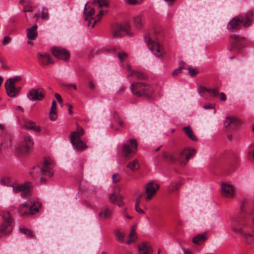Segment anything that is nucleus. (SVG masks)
I'll list each match as a JSON object with an SVG mask.
<instances>
[{
	"label": "nucleus",
	"mask_w": 254,
	"mask_h": 254,
	"mask_svg": "<svg viewBox=\"0 0 254 254\" xmlns=\"http://www.w3.org/2000/svg\"><path fill=\"white\" fill-rule=\"evenodd\" d=\"M160 30L157 26L149 29L145 33L144 41L149 49L158 58H162L164 54L163 48L159 43Z\"/></svg>",
	"instance_id": "1"
},
{
	"label": "nucleus",
	"mask_w": 254,
	"mask_h": 254,
	"mask_svg": "<svg viewBox=\"0 0 254 254\" xmlns=\"http://www.w3.org/2000/svg\"><path fill=\"white\" fill-rule=\"evenodd\" d=\"M14 193H20L22 197H26L31 195V185L29 182L23 184H15L12 186Z\"/></svg>",
	"instance_id": "12"
},
{
	"label": "nucleus",
	"mask_w": 254,
	"mask_h": 254,
	"mask_svg": "<svg viewBox=\"0 0 254 254\" xmlns=\"http://www.w3.org/2000/svg\"><path fill=\"white\" fill-rule=\"evenodd\" d=\"M127 3L130 5H135L141 3L142 0H125Z\"/></svg>",
	"instance_id": "45"
},
{
	"label": "nucleus",
	"mask_w": 254,
	"mask_h": 254,
	"mask_svg": "<svg viewBox=\"0 0 254 254\" xmlns=\"http://www.w3.org/2000/svg\"><path fill=\"white\" fill-rule=\"evenodd\" d=\"M144 18L141 15H137L134 17V24L137 28H141L144 23Z\"/></svg>",
	"instance_id": "35"
},
{
	"label": "nucleus",
	"mask_w": 254,
	"mask_h": 254,
	"mask_svg": "<svg viewBox=\"0 0 254 254\" xmlns=\"http://www.w3.org/2000/svg\"><path fill=\"white\" fill-rule=\"evenodd\" d=\"M42 18L44 19L48 18V11L46 8H43L42 9Z\"/></svg>",
	"instance_id": "51"
},
{
	"label": "nucleus",
	"mask_w": 254,
	"mask_h": 254,
	"mask_svg": "<svg viewBox=\"0 0 254 254\" xmlns=\"http://www.w3.org/2000/svg\"><path fill=\"white\" fill-rule=\"evenodd\" d=\"M183 252L184 254H193L191 250L187 249H183Z\"/></svg>",
	"instance_id": "60"
},
{
	"label": "nucleus",
	"mask_w": 254,
	"mask_h": 254,
	"mask_svg": "<svg viewBox=\"0 0 254 254\" xmlns=\"http://www.w3.org/2000/svg\"><path fill=\"white\" fill-rule=\"evenodd\" d=\"M45 91L42 88H32L27 94V97L31 101H42L45 97Z\"/></svg>",
	"instance_id": "13"
},
{
	"label": "nucleus",
	"mask_w": 254,
	"mask_h": 254,
	"mask_svg": "<svg viewBox=\"0 0 254 254\" xmlns=\"http://www.w3.org/2000/svg\"><path fill=\"white\" fill-rule=\"evenodd\" d=\"M121 179V177L119 174H113L112 176V181H113V182L114 183H117L120 182Z\"/></svg>",
	"instance_id": "46"
},
{
	"label": "nucleus",
	"mask_w": 254,
	"mask_h": 254,
	"mask_svg": "<svg viewBox=\"0 0 254 254\" xmlns=\"http://www.w3.org/2000/svg\"><path fill=\"white\" fill-rule=\"evenodd\" d=\"M53 55L57 59L66 61L69 59L70 54L66 49L60 47H54L51 49Z\"/></svg>",
	"instance_id": "17"
},
{
	"label": "nucleus",
	"mask_w": 254,
	"mask_h": 254,
	"mask_svg": "<svg viewBox=\"0 0 254 254\" xmlns=\"http://www.w3.org/2000/svg\"><path fill=\"white\" fill-rule=\"evenodd\" d=\"M11 136L7 134L3 127L0 125V152L11 145Z\"/></svg>",
	"instance_id": "14"
},
{
	"label": "nucleus",
	"mask_w": 254,
	"mask_h": 254,
	"mask_svg": "<svg viewBox=\"0 0 254 254\" xmlns=\"http://www.w3.org/2000/svg\"><path fill=\"white\" fill-rule=\"evenodd\" d=\"M4 85L7 95L10 97H15L21 91V87H16L11 83L6 81Z\"/></svg>",
	"instance_id": "21"
},
{
	"label": "nucleus",
	"mask_w": 254,
	"mask_h": 254,
	"mask_svg": "<svg viewBox=\"0 0 254 254\" xmlns=\"http://www.w3.org/2000/svg\"><path fill=\"white\" fill-rule=\"evenodd\" d=\"M129 25L128 23H125L121 25L120 29L115 31L114 32V37H120L122 36L120 31L124 32L127 35H131V34L129 31Z\"/></svg>",
	"instance_id": "25"
},
{
	"label": "nucleus",
	"mask_w": 254,
	"mask_h": 254,
	"mask_svg": "<svg viewBox=\"0 0 254 254\" xmlns=\"http://www.w3.org/2000/svg\"><path fill=\"white\" fill-rule=\"evenodd\" d=\"M159 188V186L157 184H154L152 182L147 184L145 187V193L147 194L145 200L146 201L150 200L156 193Z\"/></svg>",
	"instance_id": "20"
},
{
	"label": "nucleus",
	"mask_w": 254,
	"mask_h": 254,
	"mask_svg": "<svg viewBox=\"0 0 254 254\" xmlns=\"http://www.w3.org/2000/svg\"><path fill=\"white\" fill-rule=\"evenodd\" d=\"M222 194L227 197H232L234 195V189L232 185L223 183L222 184Z\"/></svg>",
	"instance_id": "24"
},
{
	"label": "nucleus",
	"mask_w": 254,
	"mask_h": 254,
	"mask_svg": "<svg viewBox=\"0 0 254 254\" xmlns=\"http://www.w3.org/2000/svg\"><path fill=\"white\" fill-rule=\"evenodd\" d=\"M127 167L132 171L136 170L139 168V164L136 159L128 163Z\"/></svg>",
	"instance_id": "38"
},
{
	"label": "nucleus",
	"mask_w": 254,
	"mask_h": 254,
	"mask_svg": "<svg viewBox=\"0 0 254 254\" xmlns=\"http://www.w3.org/2000/svg\"><path fill=\"white\" fill-rule=\"evenodd\" d=\"M117 124H118V126L120 127H123V122L121 120V119H120V118L119 117H118V116H117Z\"/></svg>",
	"instance_id": "59"
},
{
	"label": "nucleus",
	"mask_w": 254,
	"mask_h": 254,
	"mask_svg": "<svg viewBox=\"0 0 254 254\" xmlns=\"http://www.w3.org/2000/svg\"><path fill=\"white\" fill-rule=\"evenodd\" d=\"M1 215L3 221L0 225V233L1 235H8L12 230V219L8 211L1 212Z\"/></svg>",
	"instance_id": "7"
},
{
	"label": "nucleus",
	"mask_w": 254,
	"mask_h": 254,
	"mask_svg": "<svg viewBox=\"0 0 254 254\" xmlns=\"http://www.w3.org/2000/svg\"><path fill=\"white\" fill-rule=\"evenodd\" d=\"M104 50L107 52H115L117 51L116 48L114 47H112L111 46H107L104 48Z\"/></svg>",
	"instance_id": "49"
},
{
	"label": "nucleus",
	"mask_w": 254,
	"mask_h": 254,
	"mask_svg": "<svg viewBox=\"0 0 254 254\" xmlns=\"http://www.w3.org/2000/svg\"><path fill=\"white\" fill-rule=\"evenodd\" d=\"M143 194H139L135 200V210L140 214H144L145 212L143 209L139 207L141 199L143 196Z\"/></svg>",
	"instance_id": "34"
},
{
	"label": "nucleus",
	"mask_w": 254,
	"mask_h": 254,
	"mask_svg": "<svg viewBox=\"0 0 254 254\" xmlns=\"http://www.w3.org/2000/svg\"><path fill=\"white\" fill-rule=\"evenodd\" d=\"M110 200L112 203L117 204L119 206H122L124 204L122 197L120 195L116 194L115 192H113L110 196Z\"/></svg>",
	"instance_id": "29"
},
{
	"label": "nucleus",
	"mask_w": 254,
	"mask_h": 254,
	"mask_svg": "<svg viewBox=\"0 0 254 254\" xmlns=\"http://www.w3.org/2000/svg\"><path fill=\"white\" fill-rule=\"evenodd\" d=\"M89 87L91 89H93L94 88L95 85L94 83L92 81H90L89 83Z\"/></svg>",
	"instance_id": "62"
},
{
	"label": "nucleus",
	"mask_w": 254,
	"mask_h": 254,
	"mask_svg": "<svg viewBox=\"0 0 254 254\" xmlns=\"http://www.w3.org/2000/svg\"><path fill=\"white\" fill-rule=\"evenodd\" d=\"M138 249L139 254H152L153 252L151 247L146 243L139 245Z\"/></svg>",
	"instance_id": "26"
},
{
	"label": "nucleus",
	"mask_w": 254,
	"mask_h": 254,
	"mask_svg": "<svg viewBox=\"0 0 254 254\" xmlns=\"http://www.w3.org/2000/svg\"><path fill=\"white\" fill-rule=\"evenodd\" d=\"M207 237L206 234H198L192 239V242L196 245H200L206 241Z\"/></svg>",
	"instance_id": "30"
},
{
	"label": "nucleus",
	"mask_w": 254,
	"mask_h": 254,
	"mask_svg": "<svg viewBox=\"0 0 254 254\" xmlns=\"http://www.w3.org/2000/svg\"><path fill=\"white\" fill-rule=\"evenodd\" d=\"M40 204L33 199H29L20 206V212L23 215H33L39 210Z\"/></svg>",
	"instance_id": "8"
},
{
	"label": "nucleus",
	"mask_w": 254,
	"mask_h": 254,
	"mask_svg": "<svg viewBox=\"0 0 254 254\" xmlns=\"http://www.w3.org/2000/svg\"><path fill=\"white\" fill-rule=\"evenodd\" d=\"M183 130L186 133V134L193 141H197V138L194 135L192 129L191 127L188 126L186 127H184L183 128Z\"/></svg>",
	"instance_id": "32"
},
{
	"label": "nucleus",
	"mask_w": 254,
	"mask_h": 254,
	"mask_svg": "<svg viewBox=\"0 0 254 254\" xmlns=\"http://www.w3.org/2000/svg\"><path fill=\"white\" fill-rule=\"evenodd\" d=\"M130 89L133 95L137 97H144L151 98L154 93V90L152 86L142 82H135L132 83Z\"/></svg>",
	"instance_id": "3"
},
{
	"label": "nucleus",
	"mask_w": 254,
	"mask_h": 254,
	"mask_svg": "<svg viewBox=\"0 0 254 254\" xmlns=\"http://www.w3.org/2000/svg\"><path fill=\"white\" fill-rule=\"evenodd\" d=\"M188 70L189 74L191 76H195L198 73V71L195 68H192L190 67Z\"/></svg>",
	"instance_id": "50"
},
{
	"label": "nucleus",
	"mask_w": 254,
	"mask_h": 254,
	"mask_svg": "<svg viewBox=\"0 0 254 254\" xmlns=\"http://www.w3.org/2000/svg\"><path fill=\"white\" fill-rule=\"evenodd\" d=\"M245 39L243 37H240L238 35L234 34L230 36L231 48L230 51L233 49L240 50L244 45Z\"/></svg>",
	"instance_id": "16"
},
{
	"label": "nucleus",
	"mask_w": 254,
	"mask_h": 254,
	"mask_svg": "<svg viewBox=\"0 0 254 254\" xmlns=\"http://www.w3.org/2000/svg\"><path fill=\"white\" fill-rule=\"evenodd\" d=\"M22 78L20 76H16L13 78H10L8 79L6 81L8 82L9 83H11L12 84H15V82L20 81Z\"/></svg>",
	"instance_id": "42"
},
{
	"label": "nucleus",
	"mask_w": 254,
	"mask_h": 254,
	"mask_svg": "<svg viewBox=\"0 0 254 254\" xmlns=\"http://www.w3.org/2000/svg\"><path fill=\"white\" fill-rule=\"evenodd\" d=\"M118 57L121 62L122 63L124 60L127 58V54L124 52H121L118 54Z\"/></svg>",
	"instance_id": "44"
},
{
	"label": "nucleus",
	"mask_w": 254,
	"mask_h": 254,
	"mask_svg": "<svg viewBox=\"0 0 254 254\" xmlns=\"http://www.w3.org/2000/svg\"><path fill=\"white\" fill-rule=\"evenodd\" d=\"M37 28V25L35 24L32 27L26 29L27 37L29 40H34L38 36Z\"/></svg>",
	"instance_id": "27"
},
{
	"label": "nucleus",
	"mask_w": 254,
	"mask_h": 254,
	"mask_svg": "<svg viewBox=\"0 0 254 254\" xmlns=\"http://www.w3.org/2000/svg\"><path fill=\"white\" fill-rule=\"evenodd\" d=\"M204 108L205 109H211L213 108V107L211 105H205L204 106Z\"/></svg>",
	"instance_id": "64"
},
{
	"label": "nucleus",
	"mask_w": 254,
	"mask_h": 254,
	"mask_svg": "<svg viewBox=\"0 0 254 254\" xmlns=\"http://www.w3.org/2000/svg\"><path fill=\"white\" fill-rule=\"evenodd\" d=\"M136 232H135L134 230L132 229L131 232L129 234V239L127 241L126 243L129 244L135 241V240L136 239Z\"/></svg>",
	"instance_id": "40"
},
{
	"label": "nucleus",
	"mask_w": 254,
	"mask_h": 254,
	"mask_svg": "<svg viewBox=\"0 0 254 254\" xmlns=\"http://www.w3.org/2000/svg\"><path fill=\"white\" fill-rule=\"evenodd\" d=\"M220 100L224 101L226 100V95L224 92H221L220 94Z\"/></svg>",
	"instance_id": "57"
},
{
	"label": "nucleus",
	"mask_w": 254,
	"mask_h": 254,
	"mask_svg": "<svg viewBox=\"0 0 254 254\" xmlns=\"http://www.w3.org/2000/svg\"><path fill=\"white\" fill-rule=\"evenodd\" d=\"M209 89L204 86H200L198 88V92L201 96H203L206 92H208Z\"/></svg>",
	"instance_id": "47"
},
{
	"label": "nucleus",
	"mask_w": 254,
	"mask_h": 254,
	"mask_svg": "<svg viewBox=\"0 0 254 254\" xmlns=\"http://www.w3.org/2000/svg\"><path fill=\"white\" fill-rule=\"evenodd\" d=\"M19 230L21 233L26 235L29 238H34V235L32 231L29 229H26L25 227H21L19 228Z\"/></svg>",
	"instance_id": "37"
},
{
	"label": "nucleus",
	"mask_w": 254,
	"mask_h": 254,
	"mask_svg": "<svg viewBox=\"0 0 254 254\" xmlns=\"http://www.w3.org/2000/svg\"><path fill=\"white\" fill-rule=\"evenodd\" d=\"M37 58L41 65H47L54 63L51 59V56L46 53H38Z\"/></svg>",
	"instance_id": "22"
},
{
	"label": "nucleus",
	"mask_w": 254,
	"mask_h": 254,
	"mask_svg": "<svg viewBox=\"0 0 254 254\" xmlns=\"http://www.w3.org/2000/svg\"><path fill=\"white\" fill-rule=\"evenodd\" d=\"M241 121L238 119L232 117L227 116L226 118V121L224 122L225 129L227 131L235 130L238 127L241 125Z\"/></svg>",
	"instance_id": "18"
},
{
	"label": "nucleus",
	"mask_w": 254,
	"mask_h": 254,
	"mask_svg": "<svg viewBox=\"0 0 254 254\" xmlns=\"http://www.w3.org/2000/svg\"><path fill=\"white\" fill-rule=\"evenodd\" d=\"M33 11L32 10V8L31 7L29 8H28V9H26L25 8H24V10H23V11L24 12H32Z\"/></svg>",
	"instance_id": "63"
},
{
	"label": "nucleus",
	"mask_w": 254,
	"mask_h": 254,
	"mask_svg": "<svg viewBox=\"0 0 254 254\" xmlns=\"http://www.w3.org/2000/svg\"><path fill=\"white\" fill-rule=\"evenodd\" d=\"M112 215L111 211L107 207H104L102 208L99 214L100 217L104 219H109Z\"/></svg>",
	"instance_id": "33"
},
{
	"label": "nucleus",
	"mask_w": 254,
	"mask_h": 254,
	"mask_svg": "<svg viewBox=\"0 0 254 254\" xmlns=\"http://www.w3.org/2000/svg\"><path fill=\"white\" fill-rule=\"evenodd\" d=\"M251 15L249 13L247 14L245 17H235L229 22L227 27L229 30H236L239 29L242 25L248 27L251 24Z\"/></svg>",
	"instance_id": "6"
},
{
	"label": "nucleus",
	"mask_w": 254,
	"mask_h": 254,
	"mask_svg": "<svg viewBox=\"0 0 254 254\" xmlns=\"http://www.w3.org/2000/svg\"><path fill=\"white\" fill-rule=\"evenodd\" d=\"M57 103L54 100L52 102L50 111H56Z\"/></svg>",
	"instance_id": "56"
},
{
	"label": "nucleus",
	"mask_w": 254,
	"mask_h": 254,
	"mask_svg": "<svg viewBox=\"0 0 254 254\" xmlns=\"http://www.w3.org/2000/svg\"><path fill=\"white\" fill-rule=\"evenodd\" d=\"M23 127L28 130H34L36 132H39L41 130L40 128L39 127H36L35 123L31 121H25V124Z\"/></svg>",
	"instance_id": "31"
},
{
	"label": "nucleus",
	"mask_w": 254,
	"mask_h": 254,
	"mask_svg": "<svg viewBox=\"0 0 254 254\" xmlns=\"http://www.w3.org/2000/svg\"><path fill=\"white\" fill-rule=\"evenodd\" d=\"M84 133V130L83 128L77 126L76 130L72 131L70 134V142L73 148L77 151H82L88 147L85 143L80 138Z\"/></svg>",
	"instance_id": "5"
},
{
	"label": "nucleus",
	"mask_w": 254,
	"mask_h": 254,
	"mask_svg": "<svg viewBox=\"0 0 254 254\" xmlns=\"http://www.w3.org/2000/svg\"><path fill=\"white\" fill-rule=\"evenodd\" d=\"M181 64L182 65V67H181V70L183 69L189 70V68H190V66L188 65L184 62H181L179 63V66H181Z\"/></svg>",
	"instance_id": "53"
},
{
	"label": "nucleus",
	"mask_w": 254,
	"mask_h": 254,
	"mask_svg": "<svg viewBox=\"0 0 254 254\" xmlns=\"http://www.w3.org/2000/svg\"><path fill=\"white\" fill-rule=\"evenodd\" d=\"M54 166V161L50 158L45 157L40 165L33 168L30 174L34 178H40L41 183L45 182L47 178L53 176Z\"/></svg>",
	"instance_id": "2"
},
{
	"label": "nucleus",
	"mask_w": 254,
	"mask_h": 254,
	"mask_svg": "<svg viewBox=\"0 0 254 254\" xmlns=\"http://www.w3.org/2000/svg\"><path fill=\"white\" fill-rule=\"evenodd\" d=\"M93 4L95 7L98 9L103 8L99 11V13L96 16L97 19L96 20L99 21L102 17L103 15L107 12V8L109 7V3L108 0H94L93 2Z\"/></svg>",
	"instance_id": "15"
},
{
	"label": "nucleus",
	"mask_w": 254,
	"mask_h": 254,
	"mask_svg": "<svg viewBox=\"0 0 254 254\" xmlns=\"http://www.w3.org/2000/svg\"><path fill=\"white\" fill-rule=\"evenodd\" d=\"M195 150L190 148H185L180 151L176 155V161L181 166H185L190 158L195 154Z\"/></svg>",
	"instance_id": "9"
},
{
	"label": "nucleus",
	"mask_w": 254,
	"mask_h": 254,
	"mask_svg": "<svg viewBox=\"0 0 254 254\" xmlns=\"http://www.w3.org/2000/svg\"><path fill=\"white\" fill-rule=\"evenodd\" d=\"M55 96L56 99L57 100V101L59 103H62V97L61 96V95L59 94L56 93L55 94Z\"/></svg>",
	"instance_id": "58"
},
{
	"label": "nucleus",
	"mask_w": 254,
	"mask_h": 254,
	"mask_svg": "<svg viewBox=\"0 0 254 254\" xmlns=\"http://www.w3.org/2000/svg\"><path fill=\"white\" fill-rule=\"evenodd\" d=\"M10 41V38L8 36H5L4 37L2 44L3 45H6Z\"/></svg>",
	"instance_id": "55"
},
{
	"label": "nucleus",
	"mask_w": 254,
	"mask_h": 254,
	"mask_svg": "<svg viewBox=\"0 0 254 254\" xmlns=\"http://www.w3.org/2000/svg\"><path fill=\"white\" fill-rule=\"evenodd\" d=\"M137 143L136 139L130 138L123 146V153L126 158H129L137 150Z\"/></svg>",
	"instance_id": "11"
},
{
	"label": "nucleus",
	"mask_w": 254,
	"mask_h": 254,
	"mask_svg": "<svg viewBox=\"0 0 254 254\" xmlns=\"http://www.w3.org/2000/svg\"><path fill=\"white\" fill-rule=\"evenodd\" d=\"M0 183L1 185L6 186H11L13 184L12 183L11 180L8 177H3L0 180Z\"/></svg>",
	"instance_id": "39"
},
{
	"label": "nucleus",
	"mask_w": 254,
	"mask_h": 254,
	"mask_svg": "<svg viewBox=\"0 0 254 254\" xmlns=\"http://www.w3.org/2000/svg\"><path fill=\"white\" fill-rule=\"evenodd\" d=\"M181 67H182V64H181V66H179L178 68L175 69L173 72H172V75L173 76H176L179 73H181Z\"/></svg>",
	"instance_id": "52"
},
{
	"label": "nucleus",
	"mask_w": 254,
	"mask_h": 254,
	"mask_svg": "<svg viewBox=\"0 0 254 254\" xmlns=\"http://www.w3.org/2000/svg\"><path fill=\"white\" fill-rule=\"evenodd\" d=\"M33 145V140L32 137L28 135H25L23 136V141L17 146L16 151L19 154H26L29 152Z\"/></svg>",
	"instance_id": "10"
},
{
	"label": "nucleus",
	"mask_w": 254,
	"mask_h": 254,
	"mask_svg": "<svg viewBox=\"0 0 254 254\" xmlns=\"http://www.w3.org/2000/svg\"><path fill=\"white\" fill-rule=\"evenodd\" d=\"M66 106L68 108V112H69V114L70 115H71L72 114V107L71 105L69 104H66Z\"/></svg>",
	"instance_id": "61"
},
{
	"label": "nucleus",
	"mask_w": 254,
	"mask_h": 254,
	"mask_svg": "<svg viewBox=\"0 0 254 254\" xmlns=\"http://www.w3.org/2000/svg\"><path fill=\"white\" fill-rule=\"evenodd\" d=\"M182 184L181 181L179 179L173 180L170 184L168 188V191L172 193L177 191L181 187Z\"/></svg>",
	"instance_id": "28"
},
{
	"label": "nucleus",
	"mask_w": 254,
	"mask_h": 254,
	"mask_svg": "<svg viewBox=\"0 0 254 254\" xmlns=\"http://www.w3.org/2000/svg\"><path fill=\"white\" fill-rule=\"evenodd\" d=\"M87 4L86 3L84 6V13L86 15V17H85V20L87 21V26H91L92 27H93L97 22V20L94 19L93 17L90 18V17L92 16L95 13L94 8H91L88 13L86 12V10L87 9Z\"/></svg>",
	"instance_id": "23"
},
{
	"label": "nucleus",
	"mask_w": 254,
	"mask_h": 254,
	"mask_svg": "<svg viewBox=\"0 0 254 254\" xmlns=\"http://www.w3.org/2000/svg\"><path fill=\"white\" fill-rule=\"evenodd\" d=\"M249 221L247 219L240 218L235 220L232 226V230L236 233L243 235L248 243L252 242L253 235L248 233L247 226Z\"/></svg>",
	"instance_id": "4"
},
{
	"label": "nucleus",
	"mask_w": 254,
	"mask_h": 254,
	"mask_svg": "<svg viewBox=\"0 0 254 254\" xmlns=\"http://www.w3.org/2000/svg\"><path fill=\"white\" fill-rule=\"evenodd\" d=\"M123 66L124 68L126 69L128 72V74L127 75V77L134 76L136 79L139 80L145 79L147 78V75L145 73L133 70L131 69L130 64L128 63L123 65Z\"/></svg>",
	"instance_id": "19"
},
{
	"label": "nucleus",
	"mask_w": 254,
	"mask_h": 254,
	"mask_svg": "<svg viewBox=\"0 0 254 254\" xmlns=\"http://www.w3.org/2000/svg\"><path fill=\"white\" fill-rule=\"evenodd\" d=\"M56 111H50L49 113V118L52 121H54L57 119Z\"/></svg>",
	"instance_id": "48"
},
{
	"label": "nucleus",
	"mask_w": 254,
	"mask_h": 254,
	"mask_svg": "<svg viewBox=\"0 0 254 254\" xmlns=\"http://www.w3.org/2000/svg\"><path fill=\"white\" fill-rule=\"evenodd\" d=\"M208 92L210 93V95L212 97H216L218 96V89L217 88L209 89Z\"/></svg>",
	"instance_id": "43"
},
{
	"label": "nucleus",
	"mask_w": 254,
	"mask_h": 254,
	"mask_svg": "<svg viewBox=\"0 0 254 254\" xmlns=\"http://www.w3.org/2000/svg\"><path fill=\"white\" fill-rule=\"evenodd\" d=\"M64 86H65L67 89L70 90V89L72 88L74 90H76L77 89L76 86L74 84H65L64 85Z\"/></svg>",
	"instance_id": "54"
},
{
	"label": "nucleus",
	"mask_w": 254,
	"mask_h": 254,
	"mask_svg": "<svg viewBox=\"0 0 254 254\" xmlns=\"http://www.w3.org/2000/svg\"><path fill=\"white\" fill-rule=\"evenodd\" d=\"M162 157L167 161L174 163L176 161V156L168 152H164L162 154Z\"/></svg>",
	"instance_id": "36"
},
{
	"label": "nucleus",
	"mask_w": 254,
	"mask_h": 254,
	"mask_svg": "<svg viewBox=\"0 0 254 254\" xmlns=\"http://www.w3.org/2000/svg\"><path fill=\"white\" fill-rule=\"evenodd\" d=\"M116 236L117 237V239L119 242H123L124 237L125 236V234L123 232L118 231L116 232Z\"/></svg>",
	"instance_id": "41"
}]
</instances>
